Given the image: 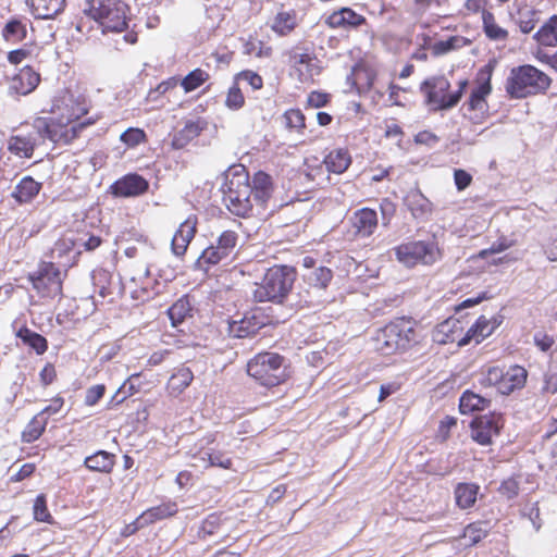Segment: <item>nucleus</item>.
<instances>
[{"mask_svg": "<svg viewBox=\"0 0 557 557\" xmlns=\"http://www.w3.org/2000/svg\"><path fill=\"white\" fill-rule=\"evenodd\" d=\"M149 183L144 176H121L110 189L116 197H136L147 191Z\"/></svg>", "mask_w": 557, "mask_h": 557, "instance_id": "6ab92c4d", "label": "nucleus"}, {"mask_svg": "<svg viewBox=\"0 0 557 557\" xmlns=\"http://www.w3.org/2000/svg\"><path fill=\"white\" fill-rule=\"evenodd\" d=\"M208 128V121L203 117L187 120L184 126L174 133L172 137V147L175 149L185 148L190 141L201 135Z\"/></svg>", "mask_w": 557, "mask_h": 557, "instance_id": "a211bd4d", "label": "nucleus"}, {"mask_svg": "<svg viewBox=\"0 0 557 557\" xmlns=\"http://www.w3.org/2000/svg\"><path fill=\"white\" fill-rule=\"evenodd\" d=\"M299 25V18L295 9H284L282 5L281 10L273 16L270 28L278 37H287L292 35Z\"/></svg>", "mask_w": 557, "mask_h": 557, "instance_id": "aec40b11", "label": "nucleus"}, {"mask_svg": "<svg viewBox=\"0 0 557 557\" xmlns=\"http://www.w3.org/2000/svg\"><path fill=\"white\" fill-rule=\"evenodd\" d=\"M244 182L237 181L234 188V181L226 183L227 190H224L223 200L233 214L246 216L252 210L251 195L255 199L265 202L272 191L271 176H242Z\"/></svg>", "mask_w": 557, "mask_h": 557, "instance_id": "7ed1b4c3", "label": "nucleus"}, {"mask_svg": "<svg viewBox=\"0 0 557 557\" xmlns=\"http://www.w3.org/2000/svg\"><path fill=\"white\" fill-rule=\"evenodd\" d=\"M196 232L197 218L195 215L188 216L181 223L172 239V250L176 256H183L186 252V249L195 237Z\"/></svg>", "mask_w": 557, "mask_h": 557, "instance_id": "4be33fe9", "label": "nucleus"}, {"mask_svg": "<svg viewBox=\"0 0 557 557\" xmlns=\"http://www.w3.org/2000/svg\"><path fill=\"white\" fill-rule=\"evenodd\" d=\"M285 126L295 131L298 134H302L306 128V116L300 109H288L283 114Z\"/></svg>", "mask_w": 557, "mask_h": 557, "instance_id": "a18cd8bd", "label": "nucleus"}, {"mask_svg": "<svg viewBox=\"0 0 557 557\" xmlns=\"http://www.w3.org/2000/svg\"><path fill=\"white\" fill-rule=\"evenodd\" d=\"M84 465L91 471L110 473L115 465V455L106 450H98L84 460Z\"/></svg>", "mask_w": 557, "mask_h": 557, "instance_id": "7c9ffc66", "label": "nucleus"}, {"mask_svg": "<svg viewBox=\"0 0 557 557\" xmlns=\"http://www.w3.org/2000/svg\"><path fill=\"white\" fill-rule=\"evenodd\" d=\"M210 78V74L200 69L197 67L189 72L182 81L181 86L184 89L186 94L191 92L202 86L205 83H207Z\"/></svg>", "mask_w": 557, "mask_h": 557, "instance_id": "37998d69", "label": "nucleus"}, {"mask_svg": "<svg viewBox=\"0 0 557 557\" xmlns=\"http://www.w3.org/2000/svg\"><path fill=\"white\" fill-rule=\"evenodd\" d=\"M290 62L293 69L298 73L300 82L312 79L313 76L319 75L322 71L315 54L308 50L301 53H293Z\"/></svg>", "mask_w": 557, "mask_h": 557, "instance_id": "f3484780", "label": "nucleus"}, {"mask_svg": "<svg viewBox=\"0 0 557 557\" xmlns=\"http://www.w3.org/2000/svg\"><path fill=\"white\" fill-rule=\"evenodd\" d=\"M227 518L222 512H213L205 518L197 531V537L199 540H207L213 535L226 536L225 523Z\"/></svg>", "mask_w": 557, "mask_h": 557, "instance_id": "b1692460", "label": "nucleus"}, {"mask_svg": "<svg viewBox=\"0 0 557 557\" xmlns=\"http://www.w3.org/2000/svg\"><path fill=\"white\" fill-rule=\"evenodd\" d=\"M331 96L323 91L313 90L308 95L307 107L322 108L329 104Z\"/></svg>", "mask_w": 557, "mask_h": 557, "instance_id": "6e6d98bb", "label": "nucleus"}, {"mask_svg": "<svg viewBox=\"0 0 557 557\" xmlns=\"http://www.w3.org/2000/svg\"><path fill=\"white\" fill-rule=\"evenodd\" d=\"M471 45V40L461 35H454L445 40H438L431 47L432 53L436 57L446 54Z\"/></svg>", "mask_w": 557, "mask_h": 557, "instance_id": "c9c22d12", "label": "nucleus"}, {"mask_svg": "<svg viewBox=\"0 0 557 557\" xmlns=\"http://www.w3.org/2000/svg\"><path fill=\"white\" fill-rule=\"evenodd\" d=\"M87 14L103 32L121 33L128 27V5L122 0H89Z\"/></svg>", "mask_w": 557, "mask_h": 557, "instance_id": "0eeeda50", "label": "nucleus"}, {"mask_svg": "<svg viewBox=\"0 0 557 557\" xmlns=\"http://www.w3.org/2000/svg\"><path fill=\"white\" fill-rule=\"evenodd\" d=\"M472 339L475 341L476 344L481 343L483 339L479 336V329L476 324H473L465 334L463 337L458 339V346L462 347L468 345Z\"/></svg>", "mask_w": 557, "mask_h": 557, "instance_id": "774afa93", "label": "nucleus"}, {"mask_svg": "<svg viewBox=\"0 0 557 557\" xmlns=\"http://www.w3.org/2000/svg\"><path fill=\"white\" fill-rule=\"evenodd\" d=\"M30 55L32 50L27 47V45H25L22 48L9 51L7 58L9 63L12 65H18Z\"/></svg>", "mask_w": 557, "mask_h": 557, "instance_id": "680f3d73", "label": "nucleus"}, {"mask_svg": "<svg viewBox=\"0 0 557 557\" xmlns=\"http://www.w3.org/2000/svg\"><path fill=\"white\" fill-rule=\"evenodd\" d=\"M534 343L542 351L546 352L553 347V345L555 344V339L550 335L544 333H536L534 335Z\"/></svg>", "mask_w": 557, "mask_h": 557, "instance_id": "338daca9", "label": "nucleus"}, {"mask_svg": "<svg viewBox=\"0 0 557 557\" xmlns=\"http://www.w3.org/2000/svg\"><path fill=\"white\" fill-rule=\"evenodd\" d=\"M481 21L482 30L490 41H507L509 39V30L498 23L492 11L485 12Z\"/></svg>", "mask_w": 557, "mask_h": 557, "instance_id": "c85d7f7f", "label": "nucleus"}, {"mask_svg": "<svg viewBox=\"0 0 557 557\" xmlns=\"http://www.w3.org/2000/svg\"><path fill=\"white\" fill-rule=\"evenodd\" d=\"M2 37L7 42L17 44L26 39L27 26L21 18H11L2 29Z\"/></svg>", "mask_w": 557, "mask_h": 557, "instance_id": "4c0bfd02", "label": "nucleus"}, {"mask_svg": "<svg viewBox=\"0 0 557 557\" xmlns=\"http://www.w3.org/2000/svg\"><path fill=\"white\" fill-rule=\"evenodd\" d=\"M490 399H486L473 392L466 391L459 399V410L462 414L472 413L484 410L490 406Z\"/></svg>", "mask_w": 557, "mask_h": 557, "instance_id": "473e14b6", "label": "nucleus"}, {"mask_svg": "<svg viewBox=\"0 0 557 557\" xmlns=\"http://www.w3.org/2000/svg\"><path fill=\"white\" fill-rule=\"evenodd\" d=\"M479 485L475 483H458L455 487L456 504L460 509H469L474 506L479 493Z\"/></svg>", "mask_w": 557, "mask_h": 557, "instance_id": "2f4dec72", "label": "nucleus"}, {"mask_svg": "<svg viewBox=\"0 0 557 557\" xmlns=\"http://www.w3.org/2000/svg\"><path fill=\"white\" fill-rule=\"evenodd\" d=\"M397 259L407 267H412L418 262L431 264L435 261V250L433 243L410 242L396 248Z\"/></svg>", "mask_w": 557, "mask_h": 557, "instance_id": "f8f14e48", "label": "nucleus"}, {"mask_svg": "<svg viewBox=\"0 0 557 557\" xmlns=\"http://www.w3.org/2000/svg\"><path fill=\"white\" fill-rule=\"evenodd\" d=\"M351 223L358 236L367 237L373 234L377 226V214L372 209L363 208L355 212Z\"/></svg>", "mask_w": 557, "mask_h": 557, "instance_id": "393cba45", "label": "nucleus"}, {"mask_svg": "<svg viewBox=\"0 0 557 557\" xmlns=\"http://www.w3.org/2000/svg\"><path fill=\"white\" fill-rule=\"evenodd\" d=\"M366 24L367 18L348 7L333 11L325 18V25L332 29L351 30Z\"/></svg>", "mask_w": 557, "mask_h": 557, "instance_id": "2eb2a0df", "label": "nucleus"}, {"mask_svg": "<svg viewBox=\"0 0 557 557\" xmlns=\"http://www.w3.org/2000/svg\"><path fill=\"white\" fill-rule=\"evenodd\" d=\"M39 139L40 138L37 137L35 133V128L30 125L28 129V124H25L17 134L10 137L9 150L21 158H30L37 145V140Z\"/></svg>", "mask_w": 557, "mask_h": 557, "instance_id": "dca6fc26", "label": "nucleus"}, {"mask_svg": "<svg viewBox=\"0 0 557 557\" xmlns=\"http://www.w3.org/2000/svg\"><path fill=\"white\" fill-rule=\"evenodd\" d=\"M88 113L84 101L72 95L54 99L49 115L36 116L32 126L40 140H49L54 145L72 144L86 127L96 123L97 119H83Z\"/></svg>", "mask_w": 557, "mask_h": 557, "instance_id": "f257e3e1", "label": "nucleus"}, {"mask_svg": "<svg viewBox=\"0 0 557 557\" xmlns=\"http://www.w3.org/2000/svg\"><path fill=\"white\" fill-rule=\"evenodd\" d=\"M243 52L246 55H253L259 59L271 58L273 49L257 36L250 35L243 45Z\"/></svg>", "mask_w": 557, "mask_h": 557, "instance_id": "58836bf2", "label": "nucleus"}, {"mask_svg": "<svg viewBox=\"0 0 557 557\" xmlns=\"http://www.w3.org/2000/svg\"><path fill=\"white\" fill-rule=\"evenodd\" d=\"M47 425V418L42 414L35 416L22 433L25 443H32L40 437Z\"/></svg>", "mask_w": 557, "mask_h": 557, "instance_id": "c03bdc74", "label": "nucleus"}, {"mask_svg": "<svg viewBox=\"0 0 557 557\" xmlns=\"http://www.w3.org/2000/svg\"><path fill=\"white\" fill-rule=\"evenodd\" d=\"M247 373L260 385L273 387L288 377L285 358L276 352L258 354L247 363Z\"/></svg>", "mask_w": 557, "mask_h": 557, "instance_id": "423d86ee", "label": "nucleus"}, {"mask_svg": "<svg viewBox=\"0 0 557 557\" xmlns=\"http://www.w3.org/2000/svg\"><path fill=\"white\" fill-rule=\"evenodd\" d=\"M225 106L233 111H237L245 106V96L236 81L226 92Z\"/></svg>", "mask_w": 557, "mask_h": 557, "instance_id": "8fccbe9b", "label": "nucleus"}, {"mask_svg": "<svg viewBox=\"0 0 557 557\" xmlns=\"http://www.w3.org/2000/svg\"><path fill=\"white\" fill-rule=\"evenodd\" d=\"M504 377V372L497 367L490 368L481 379V384L484 386H497Z\"/></svg>", "mask_w": 557, "mask_h": 557, "instance_id": "13d9d810", "label": "nucleus"}, {"mask_svg": "<svg viewBox=\"0 0 557 557\" xmlns=\"http://www.w3.org/2000/svg\"><path fill=\"white\" fill-rule=\"evenodd\" d=\"M490 0H466L463 3L465 16L480 15L481 18L488 10Z\"/></svg>", "mask_w": 557, "mask_h": 557, "instance_id": "3c124183", "label": "nucleus"}, {"mask_svg": "<svg viewBox=\"0 0 557 557\" xmlns=\"http://www.w3.org/2000/svg\"><path fill=\"white\" fill-rule=\"evenodd\" d=\"M505 380L511 383L516 389L521 388L527 380V371L519 366L510 368L506 373H504Z\"/></svg>", "mask_w": 557, "mask_h": 557, "instance_id": "603ef678", "label": "nucleus"}, {"mask_svg": "<svg viewBox=\"0 0 557 557\" xmlns=\"http://www.w3.org/2000/svg\"><path fill=\"white\" fill-rule=\"evenodd\" d=\"M352 158L347 148L331 150L323 160L325 169L331 174H343L351 164Z\"/></svg>", "mask_w": 557, "mask_h": 557, "instance_id": "a878e982", "label": "nucleus"}, {"mask_svg": "<svg viewBox=\"0 0 557 557\" xmlns=\"http://www.w3.org/2000/svg\"><path fill=\"white\" fill-rule=\"evenodd\" d=\"M380 209L382 212V223L384 226H388L396 211L395 205L392 201L384 199L380 205Z\"/></svg>", "mask_w": 557, "mask_h": 557, "instance_id": "69168bd1", "label": "nucleus"}, {"mask_svg": "<svg viewBox=\"0 0 557 557\" xmlns=\"http://www.w3.org/2000/svg\"><path fill=\"white\" fill-rule=\"evenodd\" d=\"M296 270L289 265H275L265 272L262 281L256 284L253 297L257 301H271L275 304L288 302L290 306L311 307L315 306L319 300L310 290H306V295L300 296L296 302L289 301V293L296 280Z\"/></svg>", "mask_w": 557, "mask_h": 557, "instance_id": "f03ea898", "label": "nucleus"}, {"mask_svg": "<svg viewBox=\"0 0 557 557\" xmlns=\"http://www.w3.org/2000/svg\"><path fill=\"white\" fill-rule=\"evenodd\" d=\"M34 517L37 521L50 522L51 516L47 508L45 495H38L34 504Z\"/></svg>", "mask_w": 557, "mask_h": 557, "instance_id": "5fc2aeb1", "label": "nucleus"}, {"mask_svg": "<svg viewBox=\"0 0 557 557\" xmlns=\"http://www.w3.org/2000/svg\"><path fill=\"white\" fill-rule=\"evenodd\" d=\"M247 82L253 90H259L263 87V78L256 72L251 70H244L235 75V81Z\"/></svg>", "mask_w": 557, "mask_h": 557, "instance_id": "864d4df0", "label": "nucleus"}, {"mask_svg": "<svg viewBox=\"0 0 557 557\" xmlns=\"http://www.w3.org/2000/svg\"><path fill=\"white\" fill-rule=\"evenodd\" d=\"M495 63L490 61L482 66L475 76V87L471 90L466 102L468 111H484L487 107V97L492 92V76Z\"/></svg>", "mask_w": 557, "mask_h": 557, "instance_id": "9d476101", "label": "nucleus"}, {"mask_svg": "<svg viewBox=\"0 0 557 557\" xmlns=\"http://www.w3.org/2000/svg\"><path fill=\"white\" fill-rule=\"evenodd\" d=\"M468 85L469 81L462 78L458 81L457 89L451 90L450 82L445 75H433L420 84V92L423 95L426 106L434 111H444L460 102Z\"/></svg>", "mask_w": 557, "mask_h": 557, "instance_id": "20e7f679", "label": "nucleus"}, {"mask_svg": "<svg viewBox=\"0 0 557 557\" xmlns=\"http://www.w3.org/2000/svg\"><path fill=\"white\" fill-rule=\"evenodd\" d=\"M16 336L23 342V344L28 345L38 355L44 354L48 348L47 339L42 335L27 327H21L17 331Z\"/></svg>", "mask_w": 557, "mask_h": 557, "instance_id": "a19ab883", "label": "nucleus"}, {"mask_svg": "<svg viewBox=\"0 0 557 557\" xmlns=\"http://www.w3.org/2000/svg\"><path fill=\"white\" fill-rule=\"evenodd\" d=\"M539 22L537 11L534 9H528L525 11H519L517 20L518 27L521 33L530 34Z\"/></svg>", "mask_w": 557, "mask_h": 557, "instance_id": "09e8293b", "label": "nucleus"}, {"mask_svg": "<svg viewBox=\"0 0 557 557\" xmlns=\"http://www.w3.org/2000/svg\"><path fill=\"white\" fill-rule=\"evenodd\" d=\"M28 280L42 298H55L62 294L61 272L51 262L41 263L35 272L29 273Z\"/></svg>", "mask_w": 557, "mask_h": 557, "instance_id": "1a4fd4ad", "label": "nucleus"}, {"mask_svg": "<svg viewBox=\"0 0 557 557\" xmlns=\"http://www.w3.org/2000/svg\"><path fill=\"white\" fill-rule=\"evenodd\" d=\"M39 189L40 184L33 176H24L16 185L12 196L18 203H25L30 201L39 193Z\"/></svg>", "mask_w": 557, "mask_h": 557, "instance_id": "f704fd0d", "label": "nucleus"}, {"mask_svg": "<svg viewBox=\"0 0 557 557\" xmlns=\"http://www.w3.org/2000/svg\"><path fill=\"white\" fill-rule=\"evenodd\" d=\"M106 386L103 384H97L91 387H89L86 391L85 395V404L87 406H94L96 405L99 399H101L104 395Z\"/></svg>", "mask_w": 557, "mask_h": 557, "instance_id": "052dcab7", "label": "nucleus"}, {"mask_svg": "<svg viewBox=\"0 0 557 557\" xmlns=\"http://www.w3.org/2000/svg\"><path fill=\"white\" fill-rule=\"evenodd\" d=\"M205 456H207L209 466H211V467H220L223 469H228L232 466V460L220 451H213V453L206 451Z\"/></svg>", "mask_w": 557, "mask_h": 557, "instance_id": "bf43d9fd", "label": "nucleus"}, {"mask_svg": "<svg viewBox=\"0 0 557 557\" xmlns=\"http://www.w3.org/2000/svg\"><path fill=\"white\" fill-rule=\"evenodd\" d=\"M178 84V79L176 77H169L168 79L161 82L154 89H151L148 94V98L156 100L157 95H164L168 91L174 89Z\"/></svg>", "mask_w": 557, "mask_h": 557, "instance_id": "4d7b16f0", "label": "nucleus"}, {"mask_svg": "<svg viewBox=\"0 0 557 557\" xmlns=\"http://www.w3.org/2000/svg\"><path fill=\"white\" fill-rule=\"evenodd\" d=\"M32 14L36 18H54L65 8V0H27Z\"/></svg>", "mask_w": 557, "mask_h": 557, "instance_id": "5701e85b", "label": "nucleus"}, {"mask_svg": "<svg viewBox=\"0 0 557 557\" xmlns=\"http://www.w3.org/2000/svg\"><path fill=\"white\" fill-rule=\"evenodd\" d=\"M499 492L508 499H512L519 494V483L515 479L505 480L499 486Z\"/></svg>", "mask_w": 557, "mask_h": 557, "instance_id": "e2e57ef3", "label": "nucleus"}, {"mask_svg": "<svg viewBox=\"0 0 557 557\" xmlns=\"http://www.w3.org/2000/svg\"><path fill=\"white\" fill-rule=\"evenodd\" d=\"M552 85V79L543 71L531 64L515 66L505 83V90L511 99H523L544 94Z\"/></svg>", "mask_w": 557, "mask_h": 557, "instance_id": "39448f33", "label": "nucleus"}, {"mask_svg": "<svg viewBox=\"0 0 557 557\" xmlns=\"http://www.w3.org/2000/svg\"><path fill=\"white\" fill-rule=\"evenodd\" d=\"M475 324L476 327L479 329V336L481 337V339H484L487 336H490L495 330V325H492V321L484 315H481L476 320Z\"/></svg>", "mask_w": 557, "mask_h": 557, "instance_id": "0e129e2a", "label": "nucleus"}, {"mask_svg": "<svg viewBox=\"0 0 557 557\" xmlns=\"http://www.w3.org/2000/svg\"><path fill=\"white\" fill-rule=\"evenodd\" d=\"M120 140L127 148H135L140 144L147 143V134L143 128L129 127L120 135Z\"/></svg>", "mask_w": 557, "mask_h": 557, "instance_id": "49530a36", "label": "nucleus"}, {"mask_svg": "<svg viewBox=\"0 0 557 557\" xmlns=\"http://www.w3.org/2000/svg\"><path fill=\"white\" fill-rule=\"evenodd\" d=\"M413 341L416 331L405 318L388 323L373 338L374 349L385 356L407 349Z\"/></svg>", "mask_w": 557, "mask_h": 557, "instance_id": "6e6552de", "label": "nucleus"}, {"mask_svg": "<svg viewBox=\"0 0 557 557\" xmlns=\"http://www.w3.org/2000/svg\"><path fill=\"white\" fill-rule=\"evenodd\" d=\"M193 379L194 374L189 368H178L168 382L170 394L174 396L182 394L190 385Z\"/></svg>", "mask_w": 557, "mask_h": 557, "instance_id": "72a5a7b5", "label": "nucleus"}, {"mask_svg": "<svg viewBox=\"0 0 557 557\" xmlns=\"http://www.w3.org/2000/svg\"><path fill=\"white\" fill-rule=\"evenodd\" d=\"M177 512L175 503L162 504L146 510L138 519L140 527L147 523H152L157 520L171 517Z\"/></svg>", "mask_w": 557, "mask_h": 557, "instance_id": "e433bc0d", "label": "nucleus"}, {"mask_svg": "<svg viewBox=\"0 0 557 557\" xmlns=\"http://www.w3.org/2000/svg\"><path fill=\"white\" fill-rule=\"evenodd\" d=\"M458 323L459 320L454 318H449L440 323L436 327V339L444 344L448 342H455L457 338L455 336L454 329Z\"/></svg>", "mask_w": 557, "mask_h": 557, "instance_id": "de8ad7c7", "label": "nucleus"}, {"mask_svg": "<svg viewBox=\"0 0 557 557\" xmlns=\"http://www.w3.org/2000/svg\"><path fill=\"white\" fill-rule=\"evenodd\" d=\"M40 83V74L32 66L22 67L12 78L10 89L17 95H28L37 88Z\"/></svg>", "mask_w": 557, "mask_h": 557, "instance_id": "412c9836", "label": "nucleus"}, {"mask_svg": "<svg viewBox=\"0 0 557 557\" xmlns=\"http://www.w3.org/2000/svg\"><path fill=\"white\" fill-rule=\"evenodd\" d=\"M405 203L412 216L419 221H428L432 214V203L420 191H412L405 198Z\"/></svg>", "mask_w": 557, "mask_h": 557, "instance_id": "bb28decb", "label": "nucleus"}, {"mask_svg": "<svg viewBox=\"0 0 557 557\" xmlns=\"http://www.w3.org/2000/svg\"><path fill=\"white\" fill-rule=\"evenodd\" d=\"M267 325V317L258 309L246 312L240 320L230 323V334L246 338L253 336Z\"/></svg>", "mask_w": 557, "mask_h": 557, "instance_id": "4468645a", "label": "nucleus"}, {"mask_svg": "<svg viewBox=\"0 0 557 557\" xmlns=\"http://www.w3.org/2000/svg\"><path fill=\"white\" fill-rule=\"evenodd\" d=\"M332 278V270L321 264L310 268L302 273L304 282L317 292L324 290L331 283Z\"/></svg>", "mask_w": 557, "mask_h": 557, "instance_id": "cd10ccee", "label": "nucleus"}, {"mask_svg": "<svg viewBox=\"0 0 557 557\" xmlns=\"http://www.w3.org/2000/svg\"><path fill=\"white\" fill-rule=\"evenodd\" d=\"M490 533V524L486 521H476L468 524L463 530V539L468 541L470 546L476 545Z\"/></svg>", "mask_w": 557, "mask_h": 557, "instance_id": "79ce46f5", "label": "nucleus"}, {"mask_svg": "<svg viewBox=\"0 0 557 557\" xmlns=\"http://www.w3.org/2000/svg\"><path fill=\"white\" fill-rule=\"evenodd\" d=\"M237 240L236 232L231 230L222 232L216 239V245H211L202 251L196 262L197 267L207 271L203 268L205 264H216L227 258L236 247Z\"/></svg>", "mask_w": 557, "mask_h": 557, "instance_id": "9b49d317", "label": "nucleus"}, {"mask_svg": "<svg viewBox=\"0 0 557 557\" xmlns=\"http://www.w3.org/2000/svg\"><path fill=\"white\" fill-rule=\"evenodd\" d=\"M470 426L472 438L481 445H488L492 437L499 434L503 426L502 417L495 413L478 416L471 421Z\"/></svg>", "mask_w": 557, "mask_h": 557, "instance_id": "ddd939ff", "label": "nucleus"}, {"mask_svg": "<svg viewBox=\"0 0 557 557\" xmlns=\"http://www.w3.org/2000/svg\"><path fill=\"white\" fill-rule=\"evenodd\" d=\"M533 39L542 47L557 46V14L549 16L533 35Z\"/></svg>", "mask_w": 557, "mask_h": 557, "instance_id": "c756f323", "label": "nucleus"}, {"mask_svg": "<svg viewBox=\"0 0 557 557\" xmlns=\"http://www.w3.org/2000/svg\"><path fill=\"white\" fill-rule=\"evenodd\" d=\"M193 310L188 297L184 296L176 300L169 309L168 315L173 326H178L184 320L190 315Z\"/></svg>", "mask_w": 557, "mask_h": 557, "instance_id": "ea45409f", "label": "nucleus"}]
</instances>
